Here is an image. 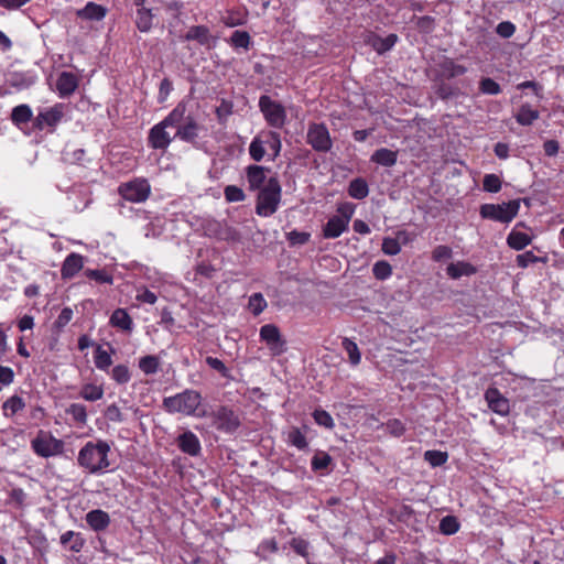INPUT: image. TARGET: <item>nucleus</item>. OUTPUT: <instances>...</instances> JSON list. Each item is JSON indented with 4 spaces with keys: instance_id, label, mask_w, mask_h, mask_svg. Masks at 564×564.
Segmentation results:
<instances>
[{
    "instance_id": "f257e3e1",
    "label": "nucleus",
    "mask_w": 564,
    "mask_h": 564,
    "mask_svg": "<svg viewBox=\"0 0 564 564\" xmlns=\"http://www.w3.org/2000/svg\"><path fill=\"white\" fill-rule=\"evenodd\" d=\"M110 446L106 441L87 442L78 452L77 464L91 475H99L106 471L110 462L108 455Z\"/></svg>"
},
{
    "instance_id": "4468645a",
    "label": "nucleus",
    "mask_w": 564,
    "mask_h": 564,
    "mask_svg": "<svg viewBox=\"0 0 564 564\" xmlns=\"http://www.w3.org/2000/svg\"><path fill=\"white\" fill-rule=\"evenodd\" d=\"M176 132L174 138L187 143H195L198 138L199 124L197 120L192 116L184 113V120L178 124H175Z\"/></svg>"
},
{
    "instance_id": "37998d69",
    "label": "nucleus",
    "mask_w": 564,
    "mask_h": 564,
    "mask_svg": "<svg viewBox=\"0 0 564 564\" xmlns=\"http://www.w3.org/2000/svg\"><path fill=\"white\" fill-rule=\"evenodd\" d=\"M268 306V302L262 293H253L248 301V310L254 315H260Z\"/></svg>"
},
{
    "instance_id": "393cba45",
    "label": "nucleus",
    "mask_w": 564,
    "mask_h": 564,
    "mask_svg": "<svg viewBox=\"0 0 564 564\" xmlns=\"http://www.w3.org/2000/svg\"><path fill=\"white\" fill-rule=\"evenodd\" d=\"M347 229V220L341 219L338 216H333L323 227V237L326 239H335L338 238Z\"/></svg>"
},
{
    "instance_id": "bf43d9fd",
    "label": "nucleus",
    "mask_w": 564,
    "mask_h": 564,
    "mask_svg": "<svg viewBox=\"0 0 564 564\" xmlns=\"http://www.w3.org/2000/svg\"><path fill=\"white\" fill-rule=\"evenodd\" d=\"M382 251L388 256H395L401 251V246L397 238L386 237L382 241Z\"/></svg>"
},
{
    "instance_id": "8fccbe9b",
    "label": "nucleus",
    "mask_w": 564,
    "mask_h": 564,
    "mask_svg": "<svg viewBox=\"0 0 564 564\" xmlns=\"http://www.w3.org/2000/svg\"><path fill=\"white\" fill-rule=\"evenodd\" d=\"M265 153V148L257 134L249 145V154L252 160L260 162L264 158Z\"/></svg>"
},
{
    "instance_id": "052dcab7",
    "label": "nucleus",
    "mask_w": 564,
    "mask_h": 564,
    "mask_svg": "<svg viewBox=\"0 0 564 564\" xmlns=\"http://www.w3.org/2000/svg\"><path fill=\"white\" fill-rule=\"evenodd\" d=\"M290 545L297 555L303 557L308 556L310 543L306 540L302 538H293Z\"/></svg>"
},
{
    "instance_id": "f704fd0d",
    "label": "nucleus",
    "mask_w": 564,
    "mask_h": 564,
    "mask_svg": "<svg viewBox=\"0 0 564 564\" xmlns=\"http://www.w3.org/2000/svg\"><path fill=\"white\" fill-rule=\"evenodd\" d=\"M104 388L102 386H97L95 383H85L80 387L79 397L85 401L95 402L104 397Z\"/></svg>"
},
{
    "instance_id": "6e6d98bb",
    "label": "nucleus",
    "mask_w": 564,
    "mask_h": 564,
    "mask_svg": "<svg viewBox=\"0 0 564 564\" xmlns=\"http://www.w3.org/2000/svg\"><path fill=\"white\" fill-rule=\"evenodd\" d=\"M311 234L306 231L292 230L286 234V240L291 246H303L310 241Z\"/></svg>"
},
{
    "instance_id": "69168bd1",
    "label": "nucleus",
    "mask_w": 564,
    "mask_h": 564,
    "mask_svg": "<svg viewBox=\"0 0 564 564\" xmlns=\"http://www.w3.org/2000/svg\"><path fill=\"white\" fill-rule=\"evenodd\" d=\"M452 249L448 246L440 245L434 248L432 259L436 262L449 259L452 257Z\"/></svg>"
},
{
    "instance_id": "680f3d73",
    "label": "nucleus",
    "mask_w": 564,
    "mask_h": 564,
    "mask_svg": "<svg viewBox=\"0 0 564 564\" xmlns=\"http://www.w3.org/2000/svg\"><path fill=\"white\" fill-rule=\"evenodd\" d=\"M386 429L394 437H400L405 433L404 424L398 419H391L386 423Z\"/></svg>"
},
{
    "instance_id": "13d9d810",
    "label": "nucleus",
    "mask_w": 564,
    "mask_h": 564,
    "mask_svg": "<svg viewBox=\"0 0 564 564\" xmlns=\"http://www.w3.org/2000/svg\"><path fill=\"white\" fill-rule=\"evenodd\" d=\"M225 197L229 203L242 202L245 199L243 191L235 185H228L225 187Z\"/></svg>"
},
{
    "instance_id": "cd10ccee",
    "label": "nucleus",
    "mask_w": 564,
    "mask_h": 564,
    "mask_svg": "<svg viewBox=\"0 0 564 564\" xmlns=\"http://www.w3.org/2000/svg\"><path fill=\"white\" fill-rule=\"evenodd\" d=\"M110 347V352L105 350L100 345L96 346L94 351V362L97 369L101 371H108L110 366L112 365L111 354H115V349L108 344Z\"/></svg>"
},
{
    "instance_id": "5701e85b",
    "label": "nucleus",
    "mask_w": 564,
    "mask_h": 564,
    "mask_svg": "<svg viewBox=\"0 0 564 564\" xmlns=\"http://www.w3.org/2000/svg\"><path fill=\"white\" fill-rule=\"evenodd\" d=\"M85 520L95 532L105 531L110 524L109 514L101 509H94L86 513Z\"/></svg>"
},
{
    "instance_id": "412c9836",
    "label": "nucleus",
    "mask_w": 564,
    "mask_h": 564,
    "mask_svg": "<svg viewBox=\"0 0 564 564\" xmlns=\"http://www.w3.org/2000/svg\"><path fill=\"white\" fill-rule=\"evenodd\" d=\"M84 267V257L79 253L72 252L69 253L61 269V275L64 280H68L74 278Z\"/></svg>"
},
{
    "instance_id": "1a4fd4ad",
    "label": "nucleus",
    "mask_w": 564,
    "mask_h": 564,
    "mask_svg": "<svg viewBox=\"0 0 564 564\" xmlns=\"http://www.w3.org/2000/svg\"><path fill=\"white\" fill-rule=\"evenodd\" d=\"M118 192L120 196L131 203H142L148 199L151 187L148 183V178H131L130 181L122 183Z\"/></svg>"
},
{
    "instance_id": "4d7b16f0",
    "label": "nucleus",
    "mask_w": 564,
    "mask_h": 564,
    "mask_svg": "<svg viewBox=\"0 0 564 564\" xmlns=\"http://www.w3.org/2000/svg\"><path fill=\"white\" fill-rule=\"evenodd\" d=\"M205 362L215 371H217L223 378H230V371L226 365L218 358L208 356Z\"/></svg>"
},
{
    "instance_id": "aec40b11",
    "label": "nucleus",
    "mask_w": 564,
    "mask_h": 564,
    "mask_svg": "<svg viewBox=\"0 0 564 564\" xmlns=\"http://www.w3.org/2000/svg\"><path fill=\"white\" fill-rule=\"evenodd\" d=\"M258 135L261 139L268 155L271 158V160H275V158L279 156L282 148L280 133L276 131L268 130L261 131L258 133Z\"/></svg>"
},
{
    "instance_id": "9d476101",
    "label": "nucleus",
    "mask_w": 564,
    "mask_h": 564,
    "mask_svg": "<svg viewBox=\"0 0 564 564\" xmlns=\"http://www.w3.org/2000/svg\"><path fill=\"white\" fill-rule=\"evenodd\" d=\"M306 142L316 152H328L333 147V141L325 123L312 122L308 124Z\"/></svg>"
},
{
    "instance_id": "423d86ee",
    "label": "nucleus",
    "mask_w": 564,
    "mask_h": 564,
    "mask_svg": "<svg viewBox=\"0 0 564 564\" xmlns=\"http://www.w3.org/2000/svg\"><path fill=\"white\" fill-rule=\"evenodd\" d=\"M519 208L518 200H510L503 204H484L480 206L479 213L484 219L510 223L517 216Z\"/></svg>"
},
{
    "instance_id": "c9c22d12",
    "label": "nucleus",
    "mask_w": 564,
    "mask_h": 564,
    "mask_svg": "<svg viewBox=\"0 0 564 564\" xmlns=\"http://www.w3.org/2000/svg\"><path fill=\"white\" fill-rule=\"evenodd\" d=\"M286 442L289 445L296 447L300 451H304L308 447V442L305 434L300 427L293 426L286 435Z\"/></svg>"
},
{
    "instance_id": "2f4dec72",
    "label": "nucleus",
    "mask_w": 564,
    "mask_h": 564,
    "mask_svg": "<svg viewBox=\"0 0 564 564\" xmlns=\"http://www.w3.org/2000/svg\"><path fill=\"white\" fill-rule=\"evenodd\" d=\"M397 159H398V152L387 149V148L378 149L371 155V161L379 165H382V166L394 165L397 162Z\"/></svg>"
},
{
    "instance_id": "7c9ffc66",
    "label": "nucleus",
    "mask_w": 564,
    "mask_h": 564,
    "mask_svg": "<svg viewBox=\"0 0 564 564\" xmlns=\"http://www.w3.org/2000/svg\"><path fill=\"white\" fill-rule=\"evenodd\" d=\"M532 242V237L525 232L511 230L507 237L508 246L517 251L523 250Z\"/></svg>"
},
{
    "instance_id": "f8f14e48",
    "label": "nucleus",
    "mask_w": 564,
    "mask_h": 564,
    "mask_svg": "<svg viewBox=\"0 0 564 564\" xmlns=\"http://www.w3.org/2000/svg\"><path fill=\"white\" fill-rule=\"evenodd\" d=\"M260 340L265 343L273 355H281L285 351L286 341L283 339L279 327L274 324H265L260 328Z\"/></svg>"
},
{
    "instance_id": "49530a36",
    "label": "nucleus",
    "mask_w": 564,
    "mask_h": 564,
    "mask_svg": "<svg viewBox=\"0 0 564 564\" xmlns=\"http://www.w3.org/2000/svg\"><path fill=\"white\" fill-rule=\"evenodd\" d=\"M247 13L240 11H228L226 15L221 18V22L228 28H235L246 23Z\"/></svg>"
},
{
    "instance_id": "864d4df0",
    "label": "nucleus",
    "mask_w": 564,
    "mask_h": 564,
    "mask_svg": "<svg viewBox=\"0 0 564 564\" xmlns=\"http://www.w3.org/2000/svg\"><path fill=\"white\" fill-rule=\"evenodd\" d=\"M85 275L97 283L112 284L113 279L106 270L87 269Z\"/></svg>"
},
{
    "instance_id": "4c0bfd02",
    "label": "nucleus",
    "mask_w": 564,
    "mask_h": 564,
    "mask_svg": "<svg viewBox=\"0 0 564 564\" xmlns=\"http://www.w3.org/2000/svg\"><path fill=\"white\" fill-rule=\"evenodd\" d=\"M139 368L144 375H154L160 369V358L154 355H147L139 359Z\"/></svg>"
},
{
    "instance_id": "f3484780",
    "label": "nucleus",
    "mask_w": 564,
    "mask_h": 564,
    "mask_svg": "<svg viewBox=\"0 0 564 564\" xmlns=\"http://www.w3.org/2000/svg\"><path fill=\"white\" fill-rule=\"evenodd\" d=\"M485 399L490 410L499 415H507L510 411L508 399H506L497 388H489L485 392Z\"/></svg>"
},
{
    "instance_id": "0eeeda50",
    "label": "nucleus",
    "mask_w": 564,
    "mask_h": 564,
    "mask_svg": "<svg viewBox=\"0 0 564 564\" xmlns=\"http://www.w3.org/2000/svg\"><path fill=\"white\" fill-rule=\"evenodd\" d=\"M31 447L37 456L48 458L63 453L64 442L51 433L40 431L37 436L31 441Z\"/></svg>"
},
{
    "instance_id": "338daca9",
    "label": "nucleus",
    "mask_w": 564,
    "mask_h": 564,
    "mask_svg": "<svg viewBox=\"0 0 564 564\" xmlns=\"http://www.w3.org/2000/svg\"><path fill=\"white\" fill-rule=\"evenodd\" d=\"M337 212L340 215L338 217L347 220V225H349V221L355 213V205L348 202L340 203L337 207Z\"/></svg>"
},
{
    "instance_id": "a211bd4d",
    "label": "nucleus",
    "mask_w": 564,
    "mask_h": 564,
    "mask_svg": "<svg viewBox=\"0 0 564 564\" xmlns=\"http://www.w3.org/2000/svg\"><path fill=\"white\" fill-rule=\"evenodd\" d=\"M78 77L70 72H62L56 80V90L61 98L69 97L78 88Z\"/></svg>"
},
{
    "instance_id": "ddd939ff",
    "label": "nucleus",
    "mask_w": 564,
    "mask_h": 564,
    "mask_svg": "<svg viewBox=\"0 0 564 564\" xmlns=\"http://www.w3.org/2000/svg\"><path fill=\"white\" fill-rule=\"evenodd\" d=\"M63 117L64 105L56 104L53 107L37 113V116L33 119V128L39 131H42L45 128H51L54 130L55 127L62 121Z\"/></svg>"
},
{
    "instance_id": "6ab92c4d",
    "label": "nucleus",
    "mask_w": 564,
    "mask_h": 564,
    "mask_svg": "<svg viewBox=\"0 0 564 564\" xmlns=\"http://www.w3.org/2000/svg\"><path fill=\"white\" fill-rule=\"evenodd\" d=\"M438 77L442 79H453L463 76L467 72V67L457 64L453 58L444 57L438 64Z\"/></svg>"
},
{
    "instance_id": "5fc2aeb1",
    "label": "nucleus",
    "mask_w": 564,
    "mask_h": 564,
    "mask_svg": "<svg viewBox=\"0 0 564 564\" xmlns=\"http://www.w3.org/2000/svg\"><path fill=\"white\" fill-rule=\"evenodd\" d=\"M73 310L70 307H64L58 314L57 318L53 323V328L56 332H62L64 327L72 321L73 318Z\"/></svg>"
},
{
    "instance_id": "473e14b6",
    "label": "nucleus",
    "mask_w": 564,
    "mask_h": 564,
    "mask_svg": "<svg viewBox=\"0 0 564 564\" xmlns=\"http://www.w3.org/2000/svg\"><path fill=\"white\" fill-rule=\"evenodd\" d=\"M446 271L449 278L459 279L464 275H473L476 273L477 270L473 264L468 262L458 261L456 263H451L447 267Z\"/></svg>"
},
{
    "instance_id": "3c124183",
    "label": "nucleus",
    "mask_w": 564,
    "mask_h": 564,
    "mask_svg": "<svg viewBox=\"0 0 564 564\" xmlns=\"http://www.w3.org/2000/svg\"><path fill=\"white\" fill-rule=\"evenodd\" d=\"M312 415L317 425L324 426L329 430L334 429V426H335L334 420L327 411H325L323 409H316V410H314Z\"/></svg>"
},
{
    "instance_id": "a19ab883",
    "label": "nucleus",
    "mask_w": 564,
    "mask_h": 564,
    "mask_svg": "<svg viewBox=\"0 0 564 564\" xmlns=\"http://www.w3.org/2000/svg\"><path fill=\"white\" fill-rule=\"evenodd\" d=\"M333 462L332 456L323 451H317L311 459V468L314 471L327 469Z\"/></svg>"
},
{
    "instance_id": "79ce46f5",
    "label": "nucleus",
    "mask_w": 564,
    "mask_h": 564,
    "mask_svg": "<svg viewBox=\"0 0 564 564\" xmlns=\"http://www.w3.org/2000/svg\"><path fill=\"white\" fill-rule=\"evenodd\" d=\"M111 379L118 384H127L131 380V371L126 365H117L109 372Z\"/></svg>"
},
{
    "instance_id": "c756f323",
    "label": "nucleus",
    "mask_w": 564,
    "mask_h": 564,
    "mask_svg": "<svg viewBox=\"0 0 564 564\" xmlns=\"http://www.w3.org/2000/svg\"><path fill=\"white\" fill-rule=\"evenodd\" d=\"M25 401L22 397L14 394L7 399L2 404L3 416L11 419L25 408Z\"/></svg>"
},
{
    "instance_id": "0e129e2a",
    "label": "nucleus",
    "mask_w": 564,
    "mask_h": 564,
    "mask_svg": "<svg viewBox=\"0 0 564 564\" xmlns=\"http://www.w3.org/2000/svg\"><path fill=\"white\" fill-rule=\"evenodd\" d=\"M496 32L499 36L509 39L514 34L516 25L510 21H502L497 25Z\"/></svg>"
},
{
    "instance_id": "c85d7f7f",
    "label": "nucleus",
    "mask_w": 564,
    "mask_h": 564,
    "mask_svg": "<svg viewBox=\"0 0 564 564\" xmlns=\"http://www.w3.org/2000/svg\"><path fill=\"white\" fill-rule=\"evenodd\" d=\"M154 17L155 15L153 14L151 9H148V8L137 9L135 19H134L137 29L143 33L149 32L153 26Z\"/></svg>"
},
{
    "instance_id": "de8ad7c7",
    "label": "nucleus",
    "mask_w": 564,
    "mask_h": 564,
    "mask_svg": "<svg viewBox=\"0 0 564 564\" xmlns=\"http://www.w3.org/2000/svg\"><path fill=\"white\" fill-rule=\"evenodd\" d=\"M424 459L433 467H438V466H442L444 465L447 459H448V455L446 452H442V451H436V449H431V451H426L424 453Z\"/></svg>"
},
{
    "instance_id": "bb28decb",
    "label": "nucleus",
    "mask_w": 564,
    "mask_h": 564,
    "mask_svg": "<svg viewBox=\"0 0 564 564\" xmlns=\"http://www.w3.org/2000/svg\"><path fill=\"white\" fill-rule=\"evenodd\" d=\"M539 117V110L534 109L530 104L521 105L514 115V119L520 126H531Z\"/></svg>"
},
{
    "instance_id": "39448f33",
    "label": "nucleus",
    "mask_w": 564,
    "mask_h": 564,
    "mask_svg": "<svg viewBox=\"0 0 564 564\" xmlns=\"http://www.w3.org/2000/svg\"><path fill=\"white\" fill-rule=\"evenodd\" d=\"M258 106L269 127L274 129L284 127L288 117L285 107L281 102L273 100L268 95H261Z\"/></svg>"
},
{
    "instance_id": "e433bc0d",
    "label": "nucleus",
    "mask_w": 564,
    "mask_h": 564,
    "mask_svg": "<svg viewBox=\"0 0 564 564\" xmlns=\"http://www.w3.org/2000/svg\"><path fill=\"white\" fill-rule=\"evenodd\" d=\"M369 193L366 178H352L348 187V194L355 199H362Z\"/></svg>"
},
{
    "instance_id": "774afa93",
    "label": "nucleus",
    "mask_w": 564,
    "mask_h": 564,
    "mask_svg": "<svg viewBox=\"0 0 564 564\" xmlns=\"http://www.w3.org/2000/svg\"><path fill=\"white\" fill-rule=\"evenodd\" d=\"M105 416L111 422H122L123 421L122 412L116 403H112L107 406V409L105 411Z\"/></svg>"
},
{
    "instance_id": "a878e982",
    "label": "nucleus",
    "mask_w": 564,
    "mask_h": 564,
    "mask_svg": "<svg viewBox=\"0 0 564 564\" xmlns=\"http://www.w3.org/2000/svg\"><path fill=\"white\" fill-rule=\"evenodd\" d=\"M76 14L84 20L100 21L106 17L107 9L96 2H87Z\"/></svg>"
},
{
    "instance_id": "603ef678",
    "label": "nucleus",
    "mask_w": 564,
    "mask_h": 564,
    "mask_svg": "<svg viewBox=\"0 0 564 564\" xmlns=\"http://www.w3.org/2000/svg\"><path fill=\"white\" fill-rule=\"evenodd\" d=\"M372 273L378 280H386L392 274V267L389 262L381 260L377 261L372 267Z\"/></svg>"
},
{
    "instance_id": "c03bdc74",
    "label": "nucleus",
    "mask_w": 564,
    "mask_h": 564,
    "mask_svg": "<svg viewBox=\"0 0 564 564\" xmlns=\"http://www.w3.org/2000/svg\"><path fill=\"white\" fill-rule=\"evenodd\" d=\"M341 345L348 355L350 364L352 366L359 365L361 360V355L357 344L349 338H344Z\"/></svg>"
},
{
    "instance_id": "72a5a7b5",
    "label": "nucleus",
    "mask_w": 564,
    "mask_h": 564,
    "mask_svg": "<svg viewBox=\"0 0 564 564\" xmlns=\"http://www.w3.org/2000/svg\"><path fill=\"white\" fill-rule=\"evenodd\" d=\"M11 120L17 127L33 121V112L29 105L22 104L12 109Z\"/></svg>"
},
{
    "instance_id": "09e8293b",
    "label": "nucleus",
    "mask_w": 564,
    "mask_h": 564,
    "mask_svg": "<svg viewBox=\"0 0 564 564\" xmlns=\"http://www.w3.org/2000/svg\"><path fill=\"white\" fill-rule=\"evenodd\" d=\"M479 90L481 94L496 96L501 93V87L492 78L482 77L479 82Z\"/></svg>"
},
{
    "instance_id": "4be33fe9",
    "label": "nucleus",
    "mask_w": 564,
    "mask_h": 564,
    "mask_svg": "<svg viewBox=\"0 0 564 564\" xmlns=\"http://www.w3.org/2000/svg\"><path fill=\"white\" fill-rule=\"evenodd\" d=\"M399 37L397 34L391 33L386 37H381L378 34L372 33L367 40L369 44L379 55L389 52L398 42Z\"/></svg>"
},
{
    "instance_id": "20e7f679",
    "label": "nucleus",
    "mask_w": 564,
    "mask_h": 564,
    "mask_svg": "<svg viewBox=\"0 0 564 564\" xmlns=\"http://www.w3.org/2000/svg\"><path fill=\"white\" fill-rule=\"evenodd\" d=\"M268 183L259 191L256 213L261 217L272 216L281 200V185L278 178H268Z\"/></svg>"
},
{
    "instance_id": "ea45409f",
    "label": "nucleus",
    "mask_w": 564,
    "mask_h": 564,
    "mask_svg": "<svg viewBox=\"0 0 564 564\" xmlns=\"http://www.w3.org/2000/svg\"><path fill=\"white\" fill-rule=\"evenodd\" d=\"M66 414L70 415L73 421L79 425L87 423V409L82 403H72L65 410Z\"/></svg>"
},
{
    "instance_id": "9b49d317",
    "label": "nucleus",
    "mask_w": 564,
    "mask_h": 564,
    "mask_svg": "<svg viewBox=\"0 0 564 564\" xmlns=\"http://www.w3.org/2000/svg\"><path fill=\"white\" fill-rule=\"evenodd\" d=\"M203 229L205 236L220 241L236 242L240 240L239 231L229 226L226 221L215 219L207 220L204 224Z\"/></svg>"
},
{
    "instance_id": "a18cd8bd",
    "label": "nucleus",
    "mask_w": 564,
    "mask_h": 564,
    "mask_svg": "<svg viewBox=\"0 0 564 564\" xmlns=\"http://www.w3.org/2000/svg\"><path fill=\"white\" fill-rule=\"evenodd\" d=\"M460 524L456 517L446 516L440 522V531L443 534L452 535L458 532Z\"/></svg>"
},
{
    "instance_id": "58836bf2",
    "label": "nucleus",
    "mask_w": 564,
    "mask_h": 564,
    "mask_svg": "<svg viewBox=\"0 0 564 564\" xmlns=\"http://www.w3.org/2000/svg\"><path fill=\"white\" fill-rule=\"evenodd\" d=\"M251 36L247 31L236 30L232 32L229 44L235 48L249 50L251 46Z\"/></svg>"
},
{
    "instance_id": "dca6fc26",
    "label": "nucleus",
    "mask_w": 564,
    "mask_h": 564,
    "mask_svg": "<svg viewBox=\"0 0 564 564\" xmlns=\"http://www.w3.org/2000/svg\"><path fill=\"white\" fill-rule=\"evenodd\" d=\"M177 447L184 454L189 456H198L202 452L200 441L192 431H185L176 438Z\"/></svg>"
},
{
    "instance_id": "6e6552de",
    "label": "nucleus",
    "mask_w": 564,
    "mask_h": 564,
    "mask_svg": "<svg viewBox=\"0 0 564 564\" xmlns=\"http://www.w3.org/2000/svg\"><path fill=\"white\" fill-rule=\"evenodd\" d=\"M210 417L216 430L226 434H234L240 426L238 414L226 405H220L214 410Z\"/></svg>"
},
{
    "instance_id": "7ed1b4c3",
    "label": "nucleus",
    "mask_w": 564,
    "mask_h": 564,
    "mask_svg": "<svg viewBox=\"0 0 564 564\" xmlns=\"http://www.w3.org/2000/svg\"><path fill=\"white\" fill-rule=\"evenodd\" d=\"M202 394L193 389L184 391L163 399V408L169 413H182L184 415H196V411L202 404Z\"/></svg>"
},
{
    "instance_id": "f03ea898",
    "label": "nucleus",
    "mask_w": 564,
    "mask_h": 564,
    "mask_svg": "<svg viewBox=\"0 0 564 564\" xmlns=\"http://www.w3.org/2000/svg\"><path fill=\"white\" fill-rule=\"evenodd\" d=\"M187 104L185 101L178 102L173 110L159 123L154 124L148 135V145L153 150H166L171 142L175 139L167 132V128H174L184 120Z\"/></svg>"
},
{
    "instance_id": "2eb2a0df",
    "label": "nucleus",
    "mask_w": 564,
    "mask_h": 564,
    "mask_svg": "<svg viewBox=\"0 0 564 564\" xmlns=\"http://www.w3.org/2000/svg\"><path fill=\"white\" fill-rule=\"evenodd\" d=\"M186 41L197 42L199 45L212 48L216 43V37L210 33L207 25H192L184 35Z\"/></svg>"
},
{
    "instance_id": "e2e57ef3",
    "label": "nucleus",
    "mask_w": 564,
    "mask_h": 564,
    "mask_svg": "<svg viewBox=\"0 0 564 564\" xmlns=\"http://www.w3.org/2000/svg\"><path fill=\"white\" fill-rule=\"evenodd\" d=\"M539 260V257H536L532 251H525L518 254L516 258L517 265L522 269L528 268L530 264L536 263Z\"/></svg>"
},
{
    "instance_id": "b1692460",
    "label": "nucleus",
    "mask_w": 564,
    "mask_h": 564,
    "mask_svg": "<svg viewBox=\"0 0 564 564\" xmlns=\"http://www.w3.org/2000/svg\"><path fill=\"white\" fill-rule=\"evenodd\" d=\"M109 324L126 333H131L133 329V319L126 308H116L110 315Z\"/></svg>"
}]
</instances>
